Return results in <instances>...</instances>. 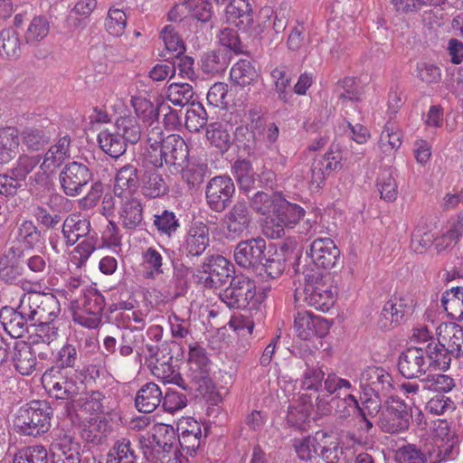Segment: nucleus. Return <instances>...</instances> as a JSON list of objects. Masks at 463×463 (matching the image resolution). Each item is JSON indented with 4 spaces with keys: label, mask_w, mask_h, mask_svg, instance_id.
I'll use <instances>...</instances> for the list:
<instances>
[{
    "label": "nucleus",
    "mask_w": 463,
    "mask_h": 463,
    "mask_svg": "<svg viewBox=\"0 0 463 463\" xmlns=\"http://www.w3.org/2000/svg\"><path fill=\"white\" fill-rule=\"evenodd\" d=\"M52 415L53 409L50 402L33 400L18 408L14 426L20 435L36 438L49 431Z\"/></svg>",
    "instance_id": "f03ea898"
},
{
    "label": "nucleus",
    "mask_w": 463,
    "mask_h": 463,
    "mask_svg": "<svg viewBox=\"0 0 463 463\" xmlns=\"http://www.w3.org/2000/svg\"><path fill=\"white\" fill-rule=\"evenodd\" d=\"M274 81V90L279 100L283 103H289L292 99V92L289 90L291 78L288 74L286 66L280 65L274 68L270 72Z\"/></svg>",
    "instance_id": "5fc2aeb1"
},
{
    "label": "nucleus",
    "mask_w": 463,
    "mask_h": 463,
    "mask_svg": "<svg viewBox=\"0 0 463 463\" xmlns=\"http://www.w3.org/2000/svg\"><path fill=\"white\" fill-rule=\"evenodd\" d=\"M441 306L448 316L455 320H463V287H452L441 297Z\"/></svg>",
    "instance_id": "c03bdc74"
},
{
    "label": "nucleus",
    "mask_w": 463,
    "mask_h": 463,
    "mask_svg": "<svg viewBox=\"0 0 463 463\" xmlns=\"http://www.w3.org/2000/svg\"><path fill=\"white\" fill-rule=\"evenodd\" d=\"M146 440L152 457L160 452H172L176 442L175 430L170 425L162 424L156 429L151 439Z\"/></svg>",
    "instance_id": "2f4dec72"
},
{
    "label": "nucleus",
    "mask_w": 463,
    "mask_h": 463,
    "mask_svg": "<svg viewBox=\"0 0 463 463\" xmlns=\"http://www.w3.org/2000/svg\"><path fill=\"white\" fill-rule=\"evenodd\" d=\"M305 275L304 302L322 312L328 311L335 303L331 286L318 270H308Z\"/></svg>",
    "instance_id": "7ed1b4c3"
},
{
    "label": "nucleus",
    "mask_w": 463,
    "mask_h": 463,
    "mask_svg": "<svg viewBox=\"0 0 463 463\" xmlns=\"http://www.w3.org/2000/svg\"><path fill=\"white\" fill-rule=\"evenodd\" d=\"M111 430L110 420L107 417H102L90 421L89 425L84 426L81 437L88 443L101 445L106 441Z\"/></svg>",
    "instance_id": "58836bf2"
},
{
    "label": "nucleus",
    "mask_w": 463,
    "mask_h": 463,
    "mask_svg": "<svg viewBox=\"0 0 463 463\" xmlns=\"http://www.w3.org/2000/svg\"><path fill=\"white\" fill-rule=\"evenodd\" d=\"M153 217V227L157 234L168 239L175 235L181 226L179 218L170 210H158Z\"/></svg>",
    "instance_id": "ea45409f"
},
{
    "label": "nucleus",
    "mask_w": 463,
    "mask_h": 463,
    "mask_svg": "<svg viewBox=\"0 0 463 463\" xmlns=\"http://www.w3.org/2000/svg\"><path fill=\"white\" fill-rule=\"evenodd\" d=\"M206 138L221 155L228 152L233 144V137L230 134L226 126L220 122H214L207 126Z\"/></svg>",
    "instance_id": "a19ab883"
},
{
    "label": "nucleus",
    "mask_w": 463,
    "mask_h": 463,
    "mask_svg": "<svg viewBox=\"0 0 463 463\" xmlns=\"http://www.w3.org/2000/svg\"><path fill=\"white\" fill-rule=\"evenodd\" d=\"M225 14L227 21L240 31L248 32L254 25V11L249 0H231Z\"/></svg>",
    "instance_id": "a878e982"
},
{
    "label": "nucleus",
    "mask_w": 463,
    "mask_h": 463,
    "mask_svg": "<svg viewBox=\"0 0 463 463\" xmlns=\"http://www.w3.org/2000/svg\"><path fill=\"white\" fill-rule=\"evenodd\" d=\"M189 159V147L177 134L165 137L161 128H153L147 133L146 146L142 154V163L155 168L165 165L172 172L184 170Z\"/></svg>",
    "instance_id": "f257e3e1"
},
{
    "label": "nucleus",
    "mask_w": 463,
    "mask_h": 463,
    "mask_svg": "<svg viewBox=\"0 0 463 463\" xmlns=\"http://www.w3.org/2000/svg\"><path fill=\"white\" fill-rule=\"evenodd\" d=\"M157 168L146 169L141 175V194L149 199L161 198L169 193V186L165 178Z\"/></svg>",
    "instance_id": "7c9ffc66"
},
{
    "label": "nucleus",
    "mask_w": 463,
    "mask_h": 463,
    "mask_svg": "<svg viewBox=\"0 0 463 463\" xmlns=\"http://www.w3.org/2000/svg\"><path fill=\"white\" fill-rule=\"evenodd\" d=\"M105 396L99 391L91 392L84 397L75 399L72 402H66L65 409L68 414L71 411L81 410L90 413H105L102 401Z\"/></svg>",
    "instance_id": "37998d69"
},
{
    "label": "nucleus",
    "mask_w": 463,
    "mask_h": 463,
    "mask_svg": "<svg viewBox=\"0 0 463 463\" xmlns=\"http://www.w3.org/2000/svg\"><path fill=\"white\" fill-rule=\"evenodd\" d=\"M79 348V345L71 343L63 345L54 355L53 364L46 370L45 375L55 377L62 373H71V370L77 373L80 362Z\"/></svg>",
    "instance_id": "b1692460"
},
{
    "label": "nucleus",
    "mask_w": 463,
    "mask_h": 463,
    "mask_svg": "<svg viewBox=\"0 0 463 463\" xmlns=\"http://www.w3.org/2000/svg\"><path fill=\"white\" fill-rule=\"evenodd\" d=\"M207 112L200 102L192 103L185 113V127L190 132H199L207 124Z\"/></svg>",
    "instance_id": "69168bd1"
},
{
    "label": "nucleus",
    "mask_w": 463,
    "mask_h": 463,
    "mask_svg": "<svg viewBox=\"0 0 463 463\" xmlns=\"http://www.w3.org/2000/svg\"><path fill=\"white\" fill-rule=\"evenodd\" d=\"M363 395L391 396L393 390V379L389 372L379 366H369L360 376Z\"/></svg>",
    "instance_id": "2eb2a0df"
},
{
    "label": "nucleus",
    "mask_w": 463,
    "mask_h": 463,
    "mask_svg": "<svg viewBox=\"0 0 463 463\" xmlns=\"http://www.w3.org/2000/svg\"><path fill=\"white\" fill-rule=\"evenodd\" d=\"M60 375V378L51 382L48 390L49 396L56 400L66 401V402H74L80 393V386L76 381L77 373H62Z\"/></svg>",
    "instance_id": "c85d7f7f"
},
{
    "label": "nucleus",
    "mask_w": 463,
    "mask_h": 463,
    "mask_svg": "<svg viewBox=\"0 0 463 463\" xmlns=\"http://www.w3.org/2000/svg\"><path fill=\"white\" fill-rule=\"evenodd\" d=\"M336 88L343 90L338 96L343 106L347 108L349 105L354 110L356 109V103L361 101L362 91L359 88V80L355 77H345L336 82Z\"/></svg>",
    "instance_id": "de8ad7c7"
},
{
    "label": "nucleus",
    "mask_w": 463,
    "mask_h": 463,
    "mask_svg": "<svg viewBox=\"0 0 463 463\" xmlns=\"http://www.w3.org/2000/svg\"><path fill=\"white\" fill-rule=\"evenodd\" d=\"M12 363L20 374L30 375L36 369V352L29 343L16 341L13 346Z\"/></svg>",
    "instance_id": "cd10ccee"
},
{
    "label": "nucleus",
    "mask_w": 463,
    "mask_h": 463,
    "mask_svg": "<svg viewBox=\"0 0 463 463\" xmlns=\"http://www.w3.org/2000/svg\"><path fill=\"white\" fill-rule=\"evenodd\" d=\"M255 281L243 275L232 277L229 286L220 292V299L229 308L245 309L255 305Z\"/></svg>",
    "instance_id": "39448f33"
},
{
    "label": "nucleus",
    "mask_w": 463,
    "mask_h": 463,
    "mask_svg": "<svg viewBox=\"0 0 463 463\" xmlns=\"http://www.w3.org/2000/svg\"><path fill=\"white\" fill-rule=\"evenodd\" d=\"M160 38L164 42L165 50L159 56L164 61L175 60L185 52V44L174 25H165L160 32Z\"/></svg>",
    "instance_id": "473e14b6"
},
{
    "label": "nucleus",
    "mask_w": 463,
    "mask_h": 463,
    "mask_svg": "<svg viewBox=\"0 0 463 463\" xmlns=\"http://www.w3.org/2000/svg\"><path fill=\"white\" fill-rule=\"evenodd\" d=\"M181 171L183 172V178L191 188L199 187L210 173L208 165L205 163L186 164L184 170Z\"/></svg>",
    "instance_id": "338daca9"
},
{
    "label": "nucleus",
    "mask_w": 463,
    "mask_h": 463,
    "mask_svg": "<svg viewBox=\"0 0 463 463\" xmlns=\"http://www.w3.org/2000/svg\"><path fill=\"white\" fill-rule=\"evenodd\" d=\"M20 137L16 128L6 127L0 129V165L13 160L19 152Z\"/></svg>",
    "instance_id": "c9c22d12"
},
{
    "label": "nucleus",
    "mask_w": 463,
    "mask_h": 463,
    "mask_svg": "<svg viewBox=\"0 0 463 463\" xmlns=\"http://www.w3.org/2000/svg\"><path fill=\"white\" fill-rule=\"evenodd\" d=\"M152 373L158 379H161L165 383H173L183 390H187L188 387L184 383L181 373L175 370L172 362H163L154 364L150 367Z\"/></svg>",
    "instance_id": "13d9d810"
},
{
    "label": "nucleus",
    "mask_w": 463,
    "mask_h": 463,
    "mask_svg": "<svg viewBox=\"0 0 463 463\" xmlns=\"http://www.w3.org/2000/svg\"><path fill=\"white\" fill-rule=\"evenodd\" d=\"M305 213L306 211L303 207L288 202L281 195L271 218L273 230L270 236L272 238L284 237L285 228H294L305 216Z\"/></svg>",
    "instance_id": "4468645a"
},
{
    "label": "nucleus",
    "mask_w": 463,
    "mask_h": 463,
    "mask_svg": "<svg viewBox=\"0 0 463 463\" xmlns=\"http://www.w3.org/2000/svg\"><path fill=\"white\" fill-rule=\"evenodd\" d=\"M437 340L446 345L453 357L463 356V327L449 322L442 323L437 328Z\"/></svg>",
    "instance_id": "c756f323"
},
{
    "label": "nucleus",
    "mask_w": 463,
    "mask_h": 463,
    "mask_svg": "<svg viewBox=\"0 0 463 463\" xmlns=\"http://www.w3.org/2000/svg\"><path fill=\"white\" fill-rule=\"evenodd\" d=\"M252 221L251 213L244 202H237L224 215L223 224L227 238L241 237L248 231Z\"/></svg>",
    "instance_id": "4be33fe9"
},
{
    "label": "nucleus",
    "mask_w": 463,
    "mask_h": 463,
    "mask_svg": "<svg viewBox=\"0 0 463 463\" xmlns=\"http://www.w3.org/2000/svg\"><path fill=\"white\" fill-rule=\"evenodd\" d=\"M52 463H81L89 460L82 458L81 445L73 438L64 436L51 446Z\"/></svg>",
    "instance_id": "bb28decb"
},
{
    "label": "nucleus",
    "mask_w": 463,
    "mask_h": 463,
    "mask_svg": "<svg viewBox=\"0 0 463 463\" xmlns=\"http://www.w3.org/2000/svg\"><path fill=\"white\" fill-rule=\"evenodd\" d=\"M397 366L406 379L419 378L430 369L423 347L416 346L408 347L400 354Z\"/></svg>",
    "instance_id": "aec40b11"
},
{
    "label": "nucleus",
    "mask_w": 463,
    "mask_h": 463,
    "mask_svg": "<svg viewBox=\"0 0 463 463\" xmlns=\"http://www.w3.org/2000/svg\"><path fill=\"white\" fill-rule=\"evenodd\" d=\"M272 249L273 244L268 243L260 236L241 241L235 247L234 260L241 268L257 271L265 260V254L269 253Z\"/></svg>",
    "instance_id": "423d86ee"
},
{
    "label": "nucleus",
    "mask_w": 463,
    "mask_h": 463,
    "mask_svg": "<svg viewBox=\"0 0 463 463\" xmlns=\"http://www.w3.org/2000/svg\"><path fill=\"white\" fill-rule=\"evenodd\" d=\"M234 272L233 265L222 255L207 257L198 269L199 280L203 281L207 288H219L227 283Z\"/></svg>",
    "instance_id": "9b49d317"
},
{
    "label": "nucleus",
    "mask_w": 463,
    "mask_h": 463,
    "mask_svg": "<svg viewBox=\"0 0 463 463\" xmlns=\"http://www.w3.org/2000/svg\"><path fill=\"white\" fill-rule=\"evenodd\" d=\"M162 390L156 383L150 382L137 391L135 406L141 412L150 413L162 404Z\"/></svg>",
    "instance_id": "72a5a7b5"
},
{
    "label": "nucleus",
    "mask_w": 463,
    "mask_h": 463,
    "mask_svg": "<svg viewBox=\"0 0 463 463\" xmlns=\"http://www.w3.org/2000/svg\"><path fill=\"white\" fill-rule=\"evenodd\" d=\"M140 452L146 460L153 459L151 452H148L145 437L133 440L125 437L120 438L109 449L106 463H137Z\"/></svg>",
    "instance_id": "9d476101"
},
{
    "label": "nucleus",
    "mask_w": 463,
    "mask_h": 463,
    "mask_svg": "<svg viewBox=\"0 0 463 463\" xmlns=\"http://www.w3.org/2000/svg\"><path fill=\"white\" fill-rule=\"evenodd\" d=\"M50 31V24L44 16H35L31 21L24 35L27 43H36L44 39Z\"/></svg>",
    "instance_id": "774afa93"
},
{
    "label": "nucleus",
    "mask_w": 463,
    "mask_h": 463,
    "mask_svg": "<svg viewBox=\"0 0 463 463\" xmlns=\"http://www.w3.org/2000/svg\"><path fill=\"white\" fill-rule=\"evenodd\" d=\"M24 249L12 246L0 256V281L12 286L24 283L26 271L23 266Z\"/></svg>",
    "instance_id": "f3484780"
},
{
    "label": "nucleus",
    "mask_w": 463,
    "mask_h": 463,
    "mask_svg": "<svg viewBox=\"0 0 463 463\" xmlns=\"http://www.w3.org/2000/svg\"><path fill=\"white\" fill-rule=\"evenodd\" d=\"M41 161L42 155L22 154L19 156L14 165L10 169V173L22 184Z\"/></svg>",
    "instance_id": "bf43d9fd"
},
{
    "label": "nucleus",
    "mask_w": 463,
    "mask_h": 463,
    "mask_svg": "<svg viewBox=\"0 0 463 463\" xmlns=\"http://www.w3.org/2000/svg\"><path fill=\"white\" fill-rule=\"evenodd\" d=\"M210 243L209 228L203 222H194L188 229L181 250L188 258L201 256Z\"/></svg>",
    "instance_id": "5701e85b"
},
{
    "label": "nucleus",
    "mask_w": 463,
    "mask_h": 463,
    "mask_svg": "<svg viewBox=\"0 0 463 463\" xmlns=\"http://www.w3.org/2000/svg\"><path fill=\"white\" fill-rule=\"evenodd\" d=\"M118 133L124 138L125 143L137 144L141 138V127L136 117L122 116L116 121Z\"/></svg>",
    "instance_id": "6e6d98bb"
},
{
    "label": "nucleus",
    "mask_w": 463,
    "mask_h": 463,
    "mask_svg": "<svg viewBox=\"0 0 463 463\" xmlns=\"http://www.w3.org/2000/svg\"><path fill=\"white\" fill-rule=\"evenodd\" d=\"M327 434L326 432H317L315 436H307L304 438L294 439H293V448L295 452L301 461H309L313 458V454L317 455L320 441L323 439H326Z\"/></svg>",
    "instance_id": "79ce46f5"
},
{
    "label": "nucleus",
    "mask_w": 463,
    "mask_h": 463,
    "mask_svg": "<svg viewBox=\"0 0 463 463\" xmlns=\"http://www.w3.org/2000/svg\"><path fill=\"white\" fill-rule=\"evenodd\" d=\"M21 54V43L18 33L13 28L0 32V55L7 58H17Z\"/></svg>",
    "instance_id": "680f3d73"
},
{
    "label": "nucleus",
    "mask_w": 463,
    "mask_h": 463,
    "mask_svg": "<svg viewBox=\"0 0 463 463\" xmlns=\"http://www.w3.org/2000/svg\"><path fill=\"white\" fill-rule=\"evenodd\" d=\"M97 139L102 151L113 158H118L127 150V144L119 133L104 130L98 135Z\"/></svg>",
    "instance_id": "603ef678"
},
{
    "label": "nucleus",
    "mask_w": 463,
    "mask_h": 463,
    "mask_svg": "<svg viewBox=\"0 0 463 463\" xmlns=\"http://www.w3.org/2000/svg\"><path fill=\"white\" fill-rule=\"evenodd\" d=\"M310 43V35L303 24H298L290 29L287 40L288 51L293 52H306Z\"/></svg>",
    "instance_id": "e2e57ef3"
},
{
    "label": "nucleus",
    "mask_w": 463,
    "mask_h": 463,
    "mask_svg": "<svg viewBox=\"0 0 463 463\" xmlns=\"http://www.w3.org/2000/svg\"><path fill=\"white\" fill-rule=\"evenodd\" d=\"M281 193L271 192L270 194L263 191H258L251 196L247 195L250 200V207L257 213L261 215L272 214L279 203V198L281 197Z\"/></svg>",
    "instance_id": "09e8293b"
},
{
    "label": "nucleus",
    "mask_w": 463,
    "mask_h": 463,
    "mask_svg": "<svg viewBox=\"0 0 463 463\" xmlns=\"http://www.w3.org/2000/svg\"><path fill=\"white\" fill-rule=\"evenodd\" d=\"M230 57L224 50H213L203 53L201 58V67L207 74L223 72L229 65Z\"/></svg>",
    "instance_id": "3c124183"
},
{
    "label": "nucleus",
    "mask_w": 463,
    "mask_h": 463,
    "mask_svg": "<svg viewBox=\"0 0 463 463\" xmlns=\"http://www.w3.org/2000/svg\"><path fill=\"white\" fill-rule=\"evenodd\" d=\"M115 179V194H117L118 189H121L133 194L138 190L141 184L138 169L132 164H127L120 167L117 172Z\"/></svg>",
    "instance_id": "a18cd8bd"
},
{
    "label": "nucleus",
    "mask_w": 463,
    "mask_h": 463,
    "mask_svg": "<svg viewBox=\"0 0 463 463\" xmlns=\"http://www.w3.org/2000/svg\"><path fill=\"white\" fill-rule=\"evenodd\" d=\"M294 328L299 338L311 340L314 337H325L330 329L328 321L321 317L314 316L306 310H298L294 315Z\"/></svg>",
    "instance_id": "6ab92c4d"
},
{
    "label": "nucleus",
    "mask_w": 463,
    "mask_h": 463,
    "mask_svg": "<svg viewBox=\"0 0 463 463\" xmlns=\"http://www.w3.org/2000/svg\"><path fill=\"white\" fill-rule=\"evenodd\" d=\"M48 452L42 445L28 446L18 449L13 463H48Z\"/></svg>",
    "instance_id": "0e129e2a"
},
{
    "label": "nucleus",
    "mask_w": 463,
    "mask_h": 463,
    "mask_svg": "<svg viewBox=\"0 0 463 463\" xmlns=\"http://www.w3.org/2000/svg\"><path fill=\"white\" fill-rule=\"evenodd\" d=\"M306 256L318 269H330L343 263L340 250L327 237L315 239L307 247Z\"/></svg>",
    "instance_id": "f8f14e48"
},
{
    "label": "nucleus",
    "mask_w": 463,
    "mask_h": 463,
    "mask_svg": "<svg viewBox=\"0 0 463 463\" xmlns=\"http://www.w3.org/2000/svg\"><path fill=\"white\" fill-rule=\"evenodd\" d=\"M23 266L36 278H42L49 273V257L43 251L33 253L29 249H24Z\"/></svg>",
    "instance_id": "4d7b16f0"
},
{
    "label": "nucleus",
    "mask_w": 463,
    "mask_h": 463,
    "mask_svg": "<svg viewBox=\"0 0 463 463\" xmlns=\"http://www.w3.org/2000/svg\"><path fill=\"white\" fill-rule=\"evenodd\" d=\"M90 222L79 214H70L63 222L61 233L67 246H73L80 238L89 236Z\"/></svg>",
    "instance_id": "f704fd0d"
},
{
    "label": "nucleus",
    "mask_w": 463,
    "mask_h": 463,
    "mask_svg": "<svg viewBox=\"0 0 463 463\" xmlns=\"http://www.w3.org/2000/svg\"><path fill=\"white\" fill-rule=\"evenodd\" d=\"M0 322L5 330L14 338L30 333L33 322L23 298L16 308L5 306L0 309Z\"/></svg>",
    "instance_id": "dca6fc26"
},
{
    "label": "nucleus",
    "mask_w": 463,
    "mask_h": 463,
    "mask_svg": "<svg viewBox=\"0 0 463 463\" xmlns=\"http://www.w3.org/2000/svg\"><path fill=\"white\" fill-rule=\"evenodd\" d=\"M293 241L283 242L277 250L273 244V249L268 254H265V260L260 265L256 272L260 275L265 274L269 279H277L283 274L287 267V260L290 252V247Z\"/></svg>",
    "instance_id": "393cba45"
},
{
    "label": "nucleus",
    "mask_w": 463,
    "mask_h": 463,
    "mask_svg": "<svg viewBox=\"0 0 463 463\" xmlns=\"http://www.w3.org/2000/svg\"><path fill=\"white\" fill-rule=\"evenodd\" d=\"M19 137L22 144L31 152L40 151L51 141L50 135L43 128L36 127H25L19 133Z\"/></svg>",
    "instance_id": "8fccbe9b"
},
{
    "label": "nucleus",
    "mask_w": 463,
    "mask_h": 463,
    "mask_svg": "<svg viewBox=\"0 0 463 463\" xmlns=\"http://www.w3.org/2000/svg\"><path fill=\"white\" fill-rule=\"evenodd\" d=\"M92 179V170L88 165L78 161L65 164L59 175L62 192L71 197L80 195Z\"/></svg>",
    "instance_id": "0eeeda50"
},
{
    "label": "nucleus",
    "mask_w": 463,
    "mask_h": 463,
    "mask_svg": "<svg viewBox=\"0 0 463 463\" xmlns=\"http://www.w3.org/2000/svg\"><path fill=\"white\" fill-rule=\"evenodd\" d=\"M412 418L411 409L398 396H389L380 415L383 431L395 434L409 429Z\"/></svg>",
    "instance_id": "20e7f679"
},
{
    "label": "nucleus",
    "mask_w": 463,
    "mask_h": 463,
    "mask_svg": "<svg viewBox=\"0 0 463 463\" xmlns=\"http://www.w3.org/2000/svg\"><path fill=\"white\" fill-rule=\"evenodd\" d=\"M423 352L430 368H439L444 371L449 369L453 354H450L446 345L439 340L438 342L430 341L423 347Z\"/></svg>",
    "instance_id": "e433bc0d"
},
{
    "label": "nucleus",
    "mask_w": 463,
    "mask_h": 463,
    "mask_svg": "<svg viewBox=\"0 0 463 463\" xmlns=\"http://www.w3.org/2000/svg\"><path fill=\"white\" fill-rule=\"evenodd\" d=\"M194 91L188 83H171L167 88V99L175 106L184 107L195 103L193 100Z\"/></svg>",
    "instance_id": "052dcab7"
},
{
    "label": "nucleus",
    "mask_w": 463,
    "mask_h": 463,
    "mask_svg": "<svg viewBox=\"0 0 463 463\" xmlns=\"http://www.w3.org/2000/svg\"><path fill=\"white\" fill-rule=\"evenodd\" d=\"M235 194V184L228 175L211 178L205 186V201L213 212L221 213L232 203Z\"/></svg>",
    "instance_id": "1a4fd4ad"
},
{
    "label": "nucleus",
    "mask_w": 463,
    "mask_h": 463,
    "mask_svg": "<svg viewBox=\"0 0 463 463\" xmlns=\"http://www.w3.org/2000/svg\"><path fill=\"white\" fill-rule=\"evenodd\" d=\"M189 377L198 387V391L208 392L213 387L210 377V359L205 348L195 344L189 348Z\"/></svg>",
    "instance_id": "a211bd4d"
},
{
    "label": "nucleus",
    "mask_w": 463,
    "mask_h": 463,
    "mask_svg": "<svg viewBox=\"0 0 463 463\" xmlns=\"http://www.w3.org/2000/svg\"><path fill=\"white\" fill-rule=\"evenodd\" d=\"M23 298L27 306L33 325L36 321L54 320L61 312L58 298L52 293L33 292Z\"/></svg>",
    "instance_id": "ddd939ff"
},
{
    "label": "nucleus",
    "mask_w": 463,
    "mask_h": 463,
    "mask_svg": "<svg viewBox=\"0 0 463 463\" xmlns=\"http://www.w3.org/2000/svg\"><path fill=\"white\" fill-rule=\"evenodd\" d=\"M119 218L124 228L135 230L143 223V206L140 200L130 198L126 200L120 208Z\"/></svg>",
    "instance_id": "4c0bfd02"
},
{
    "label": "nucleus",
    "mask_w": 463,
    "mask_h": 463,
    "mask_svg": "<svg viewBox=\"0 0 463 463\" xmlns=\"http://www.w3.org/2000/svg\"><path fill=\"white\" fill-rule=\"evenodd\" d=\"M311 404L298 402L288 408L287 424L298 430H306L309 424Z\"/></svg>",
    "instance_id": "864d4df0"
},
{
    "label": "nucleus",
    "mask_w": 463,
    "mask_h": 463,
    "mask_svg": "<svg viewBox=\"0 0 463 463\" xmlns=\"http://www.w3.org/2000/svg\"><path fill=\"white\" fill-rule=\"evenodd\" d=\"M412 311V307L404 298H391L384 304L379 315L377 326L381 330L388 331L405 322Z\"/></svg>",
    "instance_id": "412c9836"
},
{
    "label": "nucleus",
    "mask_w": 463,
    "mask_h": 463,
    "mask_svg": "<svg viewBox=\"0 0 463 463\" xmlns=\"http://www.w3.org/2000/svg\"><path fill=\"white\" fill-rule=\"evenodd\" d=\"M109 302L96 288L90 287L83 292L80 313H74L73 320L88 328H97L101 323L103 311L108 309Z\"/></svg>",
    "instance_id": "6e6552de"
},
{
    "label": "nucleus",
    "mask_w": 463,
    "mask_h": 463,
    "mask_svg": "<svg viewBox=\"0 0 463 463\" xmlns=\"http://www.w3.org/2000/svg\"><path fill=\"white\" fill-rule=\"evenodd\" d=\"M230 77L235 84L245 87L256 82L259 73L250 61L241 59L232 67Z\"/></svg>",
    "instance_id": "49530a36"
}]
</instances>
